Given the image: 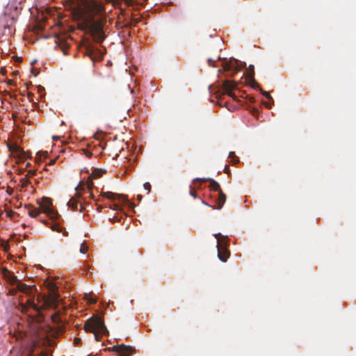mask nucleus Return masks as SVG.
<instances>
[{
    "label": "nucleus",
    "mask_w": 356,
    "mask_h": 356,
    "mask_svg": "<svg viewBox=\"0 0 356 356\" xmlns=\"http://www.w3.org/2000/svg\"><path fill=\"white\" fill-rule=\"evenodd\" d=\"M51 229L53 230V231H56L57 232H61V228L59 227L58 225H53L51 227Z\"/></svg>",
    "instance_id": "obj_22"
},
{
    "label": "nucleus",
    "mask_w": 356,
    "mask_h": 356,
    "mask_svg": "<svg viewBox=\"0 0 356 356\" xmlns=\"http://www.w3.org/2000/svg\"><path fill=\"white\" fill-rule=\"evenodd\" d=\"M261 92H262L263 95H264L265 97H266L267 99H270V100H271V101H273V99H272L271 96L270 95L269 92H266V91H261Z\"/></svg>",
    "instance_id": "obj_23"
},
{
    "label": "nucleus",
    "mask_w": 356,
    "mask_h": 356,
    "mask_svg": "<svg viewBox=\"0 0 356 356\" xmlns=\"http://www.w3.org/2000/svg\"><path fill=\"white\" fill-rule=\"evenodd\" d=\"M245 78L252 87L254 88L256 86H257V83L254 79V65H249L248 68L247 69V72H245Z\"/></svg>",
    "instance_id": "obj_10"
},
{
    "label": "nucleus",
    "mask_w": 356,
    "mask_h": 356,
    "mask_svg": "<svg viewBox=\"0 0 356 356\" xmlns=\"http://www.w3.org/2000/svg\"><path fill=\"white\" fill-rule=\"evenodd\" d=\"M225 200H226V196L221 191H219V193H218V207H217V209H220L224 203L225 202Z\"/></svg>",
    "instance_id": "obj_14"
},
{
    "label": "nucleus",
    "mask_w": 356,
    "mask_h": 356,
    "mask_svg": "<svg viewBox=\"0 0 356 356\" xmlns=\"http://www.w3.org/2000/svg\"><path fill=\"white\" fill-rule=\"evenodd\" d=\"M84 328L86 332H90L94 334L96 341H101L102 337L104 334L108 333L103 321L98 316H93L90 318L85 323Z\"/></svg>",
    "instance_id": "obj_2"
},
{
    "label": "nucleus",
    "mask_w": 356,
    "mask_h": 356,
    "mask_svg": "<svg viewBox=\"0 0 356 356\" xmlns=\"http://www.w3.org/2000/svg\"><path fill=\"white\" fill-rule=\"evenodd\" d=\"M79 341H80V339H75V342H76V343H78Z\"/></svg>",
    "instance_id": "obj_36"
},
{
    "label": "nucleus",
    "mask_w": 356,
    "mask_h": 356,
    "mask_svg": "<svg viewBox=\"0 0 356 356\" xmlns=\"http://www.w3.org/2000/svg\"><path fill=\"white\" fill-rule=\"evenodd\" d=\"M191 195L193 197H196V195H197V193H196V192L191 191Z\"/></svg>",
    "instance_id": "obj_29"
},
{
    "label": "nucleus",
    "mask_w": 356,
    "mask_h": 356,
    "mask_svg": "<svg viewBox=\"0 0 356 356\" xmlns=\"http://www.w3.org/2000/svg\"><path fill=\"white\" fill-rule=\"evenodd\" d=\"M40 212V211L38 209H33L29 211V216L31 218H36L39 215Z\"/></svg>",
    "instance_id": "obj_19"
},
{
    "label": "nucleus",
    "mask_w": 356,
    "mask_h": 356,
    "mask_svg": "<svg viewBox=\"0 0 356 356\" xmlns=\"http://www.w3.org/2000/svg\"><path fill=\"white\" fill-rule=\"evenodd\" d=\"M214 61L211 59V58H209L208 59V63L210 65H212L213 66V65L212 64Z\"/></svg>",
    "instance_id": "obj_27"
},
{
    "label": "nucleus",
    "mask_w": 356,
    "mask_h": 356,
    "mask_svg": "<svg viewBox=\"0 0 356 356\" xmlns=\"http://www.w3.org/2000/svg\"><path fill=\"white\" fill-rule=\"evenodd\" d=\"M215 238L217 240L218 257L220 261L225 262L229 257V253L225 249V243L222 240L225 236L218 233L215 234Z\"/></svg>",
    "instance_id": "obj_5"
},
{
    "label": "nucleus",
    "mask_w": 356,
    "mask_h": 356,
    "mask_svg": "<svg viewBox=\"0 0 356 356\" xmlns=\"http://www.w3.org/2000/svg\"><path fill=\"white\" fill-rule=\"evenodd\" d=\"M28 174H29V175H34V172H33V171H32V170H29V171L28 172Z\"/></svg>",
    "instance_id": "obj_34"
},
{
    "label": "nucleus",
    "mask_w": 356,
    "mask_h": 356,
    "mask_svg": "<svg viewBox=\"0 0 356 356\" xmlns=\"http://www.w3.org/2000/svg\"><path fill=\"white\" fill-rule=\"evenodd\" d=\"M2 246L5 250H7L9 248V245L7 242H3Z\"/></svg>",
    "instance_id": "obj_25"
},
{
    "label": "nucleus",
    "mask_w": 356,
    "mask_h": 356,
    "mask_svg": "<svg viewBox=\"0 0 356 356\" xmlns=\"http://www.w3.org/2000/svg\"><path fill=\"white\" fill-rule=\"evenodd\" d=\"M224 60L225 61L222 64V68H223L224 71H229L231 70H234V72H236L239 71L242 67H244L246 65L245 63H243L241 64V66L239 65L238 64V60H235V59L230 60H227L226 59H224Z\"/></svg>",
    "instance_id": "obj_7"
},
{
    "label": "nucleus",
    "mask_w": 356,
    "mask_h": 356,
    "mask_svg": "<svg viewBox=\"0 0 356 356\" xmlns=\"http://www.w3.org/2000/svg\"><path fill=\"white\" fill-rule=\"evenodd\" d=\"M112 350L120 353L121 356H127L131 351L130 346H126L124 345L114 346L112 347Z\"/></svg>",
    "instance_id": "obj_11"
},
{
    "label": "nucleus",
    "mask_w": 356,
    "mask_h": 356,
    "mask_svg": "<svg viewBox=\"0 0 356 356\" xmlns=\"http://www.w3.org/2000/svg\"><path fill=\"white\" fill-rule=\"evenodd\" d=\"M87 184H88V188L89 190H90L93 186V184H92V182L91 180L88 181Z\"/></svg>",
    "instance_id": "obj_26"
},
{
    "label": "nucleus",
    "mask_w": 356,
    "mask_h": 356,
    "mask_svg": "<svg viewBox=\"0 0 356 356\" xmlns=\"http://www.w3.org/2000/svg\"><path fill=\"white\" fill-rule=\"evenodd\" d=\"M7 273H8V274H9V272H8V271H7V270H6V271H5V273H4V276H6V274H7Z\"/></svg>",
    "instance_id": "obj_35"
},
{
    "label": "nucleus",
    "mask_w": 356,
    "mask_h": 356,
    "mask_svg": "<svg viewBox=\"0 0 356 356\" xmlns=\"http://www.w3.org/2000/svg\"><path fill=\"white\" fill-rule=\"evenodd\" d=\"M229 157L234 159V163H238L239 161L238 158H236L235 153L234 152H230L229 153Z\"/></svg>",
    "instance_id": "obj_20"
},
{
    "label": "nucleus",
    "mask_w": 356,
    "mask_h": 356,
    "mask_svg": "<svg viewBox=\"0 0 356 356\" xmlns=\"http://www.w3.org/2000/svg\"><path fill=\"white\" fill-rule=\"evenodd\" d=\"M51 200L49 198L43 197L41 208L44 213L49 216L50 218H54L56 217L57 213L51 208Z\"/></svg>",
    "instance_id": "obj_8"
},
{
    "label": "nucleus",
    "mask_w": 356,
    "mask_h": 356,
    "mask_svg": "<svg viewBox=\"0 0 356 356\" xmlns=\"http://www.w3.org/2000/svg\"><path fill=\"white\" fill-rule=\"evenodd\" d=\"M30 308H32L35 311L39 310V307L31 298H29L26 303L21 302L19 304V309L22 312H27Z\"/></svg>",
    "instance_id": "obj_9"
},
{
    "label": "nucleus",
    "mask_w": 356,
    "mask_h": 356,
    "mask_svg": "<svg viewBox=\"0 0 356 356\" xmlns=\"http://www.w3.org/2000/svg\"><path fill=\"white\" fill-rule=\"evenodd\" d=\"M236 86V83L231 81H225L223 83L224 90H225L226 93L232 97H234V94L232 92V90L234 89Z\"/></svg>",
    "instance_id": "obj_12"
},
{
    "label": "nucleus",
    "mask_w": 356,
    "mask_h": 356,
    "mask_svg": "<svg viewBox=\"0 0 356 356\" xmlns=\"http://www.w3.org/2000/svg\"><path fill=\"white\" fill-rule=\"evenodd\" d=\"M143 187H144V189L147 191V193H149L150 192L151 185H150V184L149 182H145L143 184Z\"/></svg>",
    "instance_id": "obj_21"
},
{
    "label": "nucleus",
    "mask_w": 356,
    "mask_h": 356,
    "mask_svg": "<svg viewBox=\"0 0 356 356\" xmlns=\"http://www.w3.org/2000/svg\"><path fill=\"white\" fill-rule=\"evenodd\" d=\"M29 184V181L28 178L27 177H24V178H22L20 179L19 186L22 188H26L28 186Z\"/></svg>",
    "instance_id": "obj_17"
},
{
    "label": "nucleus",
    "mask_w": 356,
    "mask_h": 356,
    "mask_svg": "<svg viewBox=\"0 0 356 356\" xmlns=\"http://www.w3.org/2000/svg\"><path fill=\"white\" fill-rule=\"evenodd\" d=\"M137 199L140 201L142 200V195H137Z\"/></svg>",
    "instance_id": "obj_31"
},
{
    "label": "nucleus",
    "mask_w": 356,
    "mask_h": 356,
    "mask_svg": "<svg viewBox=\"0 0 356 356\" xmlns=\"http://www.w3.org/2000/svg\"><path fill=\"white\" fill-rule=\"evenodd\" d=\"M88 302L90 303H95L96 302V300L93 299V298H90V299H88Z\"/></svg>",
    "instance_id": "obj_28"
},
{
    "label": "nucleus",
    "mask_w": 356,
    "mask_h": 356,
    "mask_svg": "<svg viewBox=\"0 0 356 356\" xmlns=\"http://www.w3.org/2000/svg\"><path fill=\"white\" fill-rule=\"evenodd\" d=\"M83 188L82 182H80L79 185L75 188V195L70 197L67 204L69 207H71L74 211L81 210L82 206L79 198L81 197L80 191Z\"/></svg>",
    "instance_id": "obj_4"
},
{
    "label": "nucleus",
    "mask_w": 356,
    "mask_h": 356,
    "mask_svg": "<svg viewBox=\"0 0 356 356\" xmlns=\"http://www.w3.org/2000/svg\"><path fill=\"white\" fill-rule=\"evenodd\" d=\"M118 209V205L116 204H113V209L117 210Z\"/></svg>",
    "instance_id": "obj_33"
},
{
    "label": "nucleus",
    "mask_w": 356,
    "mask_h": 356,
    "mask_svg": "<svg viewBox=\"0 0 356 356\" xmlns=\"http://www.w3.org/2000/svg\"><path fill=\"white\" fill-rule=\"evenodd\" d=\"M49 287L53 292H54L56 289V286L54 283H50Z\"/></svg>",
    "instance_id": "obj_24"
},
{
    "label": "nucleus",
    "mask_w": 356,
    "mask_h": 356,
    "mask_svg": "<svg viewBox=\"0 0 356 356\" xmlns=\"http://www.w3.org/2000/svg\"><path fill=\"white\" fill-rule=\"evenodd\" d=\"M8 279L11 284H15V286L13 288L9 289V294L10 296H14L17 293V291H21L24 293L29 294L33 291L32 288L17 280V279L15 276H11Z\"/></svg>",
    "instance_id": "obj_3"
},
{
    "label": "nucleus",
    "mask_w": 356,
    "mask_h": 356,
    "mask_svg": "<svg viewBox=\"0 0 356 356\" xmlns=\"http://www.w3.org/2000/svg\"><path fill=\"white\" fill-rule=\"evenodd\" d=\"M210 188L213 191H220L219 184L218 182H216V181L213 180V179L211 181Z\"/></svg>",
    "instance_id": "obj_16"
},
{
    "label": "nucleus",
    "mask_w": 356,
    "mask_h": 356,
    "mask_svg": "<svg viewBox=\"0 0 356 356\" xmlns=\"http://www.w3.org/2000/svg\"><path fill=\"white\" fill-rule=\"evenodd\" d=\"M78 19L90 26L94 39L102 42L105 38L103 31L106 12L104 5L96 0H86L83 8L79 12Z\"/></svg>",
    "instance_id": "obj_1"
},
{
    "label": "nucleus",
    "mask_w": 356,
    "mask_h": 356,
    "mask_svg": "<svg viewBox=\"0 0 356 356\" xmlns=\"http://www.w3.org/2000/svg\"><path fill=\"white\" fill-rule=\"evenodd\" d=\"M104 172L105 171L102 169H94L92 170L90 177L92 179H97L101 177Z\"/></svg>",
    "instance_id": "obj_15"
},
{
    "label": "nucleus",
    "mask_w": 356,
    "mask_h": 356,
    "mask_svg": "<svg viewBox=\"0 0 356 356\" xmlns=\"http://www.w3.org/2000/svg\"><path fill=\"white\" fill-rule=\"evenodd\" d=\"M88 250V245L86 244L85 241L82 242L80 245L79 252L83 254H85Z\"/></svg>",
    "instance_id": "obj_18"
},
{
    "label": "nucleus",
    "mask_w": 356,
    "mask_h": 356,
    "mask_svg": "<svg viewBox=\"0 0 356 356\" xmlns=\"http://www.w3.org/2000/svg\"><path fill=\"white\" fill-rule=\"evenodd\" d=\"M56 160L55 159H53V160H51L49 163V165H53L54 163H55Z\"/></svg>",
    "instance_id": "obj_30"
},
{
    "label": "nucleus",
    "mask_w": 356,
    "mask_h": 356,
    "mask_svg": "<svg viewBox=\"0 0 356 356\" xmlns=\"http://www.w3.org/2000/svg\"><path fill=\"white\" fill-rule=\"evenodd\" d=\"M7 215H8V216H10V213H7Z\"/></svg>",
    "instance_id": "obj_37"
},
{
    "label": "nucleus",
    "mask_w": 356,
    "mask_h": 356,
    "mask_svg": "<svg viewBox=\"0 0 356 356\" xmlns=\"http://www.w3.org/2000/svg\"><path fill=\"white\" fill-rule=\"evenodd\" d=\"M8 147L13 156L17 158L18 162H24L29 157L28 154L16 144H8Z\"/></svg>",
    "instance_id": "obj_6"
},
{
    "label": "nucleus",
    "mask_w": 356,
    "mask_h": 356,
    "mask_svg": "<svg viewBox=\"0 0 356 356\" xmlns=\"http://www.w3.org/2000/svg\"><path fill=\"white\" fill-rule=\"evenodd\" d=\"M264 104L266 106V107H268V108H270L271 107V104L270 103H264Z\"/></svg>",
    "instance_id": "obj_32"
},
{
    "label": "nucleus",
    "mask_w": 356,
    "mask_h": 356,
    "mask_svg": "<svg viewBox=\"0 0 356 356\" xmlns=\"http://www.w3.org/2000/svg\"><path fill=\"white\" fill-rule=\"evenodd\" d=\"M102 195L104 197H106V198L108 199H115V198H118V199H122L124 201H128L127 200V198L122 195H120V194H116V193H113L112 192H105V193H102Z\"/></svg>",
    "instance_id": "obj_13"
}]
</instances>
